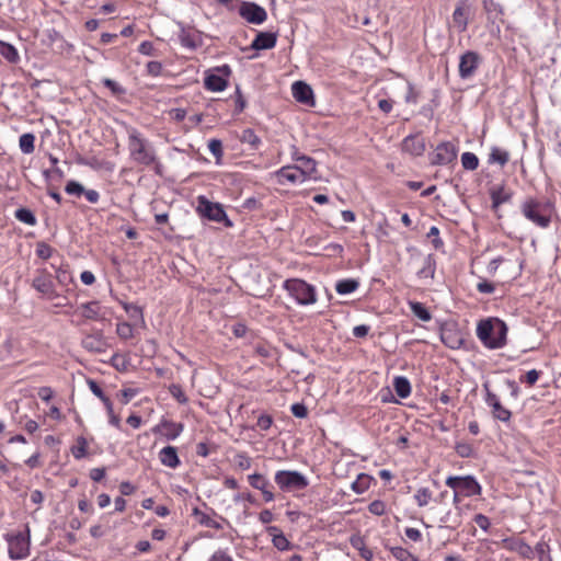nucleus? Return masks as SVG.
I'll return each mask as SVG.
<instances>
[{
  "label": "nucleus",
  "mask_w": 561,
  "mask_h": 561,
  "mask_svg": "<svg viewBox=\"0 0 561 561\" xmlns=\"http://www.w3.org/2000/svg\"><path fill=\"white\" fill-rule=\"evenodd\" d=\"M268 533L273 536V545L280 551L289 550L291 548V543L282 533H277L278 529L276 527H270Z\"/></svg>",
  "instance_id": "obj_27"
},
{
  "label": "nucleus",
  "mask_w": 561,
  "mask_h": 561,
  "mask_svg": "<svg viewBox=\"0 0 561 561\" xmlns=\"http://www.w3.org/2000/svg\"><path fill=\"white\" fill-rule=\"evenodd\" d=\"M153 44L151 42H142L140 45H139V48H138V51L142 55H147V56H151L153 55Z\"/></svg>",
  "instance_id": "obj_62"
},
{
  "label": "nucleus",
  "mask_w": 561,
  "mask_h": 561,
  "mask_svg": "<svg viewBox=\"0 0 561 561\" xmlns=\"http://www.w3.org/2000/svg\"><path fill=\"white\" fill-rule=\"evenodd\" d=\"M240 141L243 144H249L253 149H256L260 144V137L254 133L253 129H244L240 136Z\"/></svg>",
  "instance_id": "obj_34"
},
{
  "label": "nucleus",
  "mask_w": 561,
  "mask_h": 561,
  "mask_svg": "<svg viewBox=\"0 0 561 561\" xmlns=\"http://www.w3.org/2000/svg\"><path fill=\"white\" fill-rule=\"evenodd\" d=\"M197 211L201 216L217 222H225L226 226H231L222 206L218 203L209 202L205 196L198 197Z\"/></svg>",
  "instance_id": "obj_6"
},
{
  "label": "nucleus",
  "mask_w": 561,
  "mask_h": 561,
  "mask_svg": "<svg viewBox=\"0 0 561 561\" xmlns=\"http://www.w3.org/2000/svg\"><path fill=\"white\" fill-rule=\"evenodd\" d=\"M283 287L299 305H312L317 301L314 287L302 279H287Z\"/></svg>",
  "instance_id": "obj_3"
},
{
  "label": "nucleus",
  "mask_w": 561,
  "mask_h": 561,
  "mask_svg": "<svg viewBox=\"0 0 561 561\" xmlns=\"http://www.w3.org/2000/svg\"><path fill=\"white\" fill-rule=\"evenodd\" d=\"M510 160V152L500 147H492L489 154L488 162L491 164H499L504 167Z\"/></svg>",
  "instance_id": "obj_23"
},
{
  "label": "nucleus",
  "mask_w": 561,
  "mask_h": 561,
  "mask_svg": "<svg viewBox=\"0 0 561 561\" xmlns=\"http://www.w3.org/2000/svg\"><path fill=\"white\" fill-rule=\"evenodd\" d=\"M30 542L22 536H15L9 540V554L12 559H23L28 554Z\"/></svg>",
  "instance_id": "obj_14"
},
{
  "label": "nucleus",
  "mask_w": 561,
  "mask_h": 561,
  "mask_svg": "<svg viewBox=\"0 0 561 561\" xmlns=\"http://www.w3.org/2000/svg\"><path fill=\"white\" fill-rule=\"evenodd\" d=\"M82 345L85 350L94 353H102L105 351L106 343L101 333L89 334L82 340Z\"/></svg>",
  "instance_id": "obj_21"
},
{
  "label": "nucleus",
  "mask_w": 561,
  "mask_h": 561,
  "mask_svg": "<svg viewBox=\"0 0 561 561\" xmlns=\"http://www.w3.org/2000/svg\"><path fill=\"white\" fill-rule=\"evenodd\" d=\"M507 327L500 319L482 320L477 327V336L488 348H501L506 343Z\"/></svg>",
  "instance_id": "obj_1"
},
{
  "label": "nucleus",
  "mask_w": 561,
  "mask_h": 561,
  "mask_svg": "<svg viewBox=\"0 0 561 561\" xmlns=\"http://www.w3.org/2000/svg\"><path fill=\"white\" fill-rule=\"evenodd\" d=\"M87 446H88V443H87L85 438L79 437L77 439V445L72 448L73 457L76 459H81V458L85 457Z\"/></svg>",
  "instance_id": "obj_43"
},
{
  "label": "nucleus",
  "mask_w": 561,
  "mask_h": 561,
  "mask_svg": "<svg viewBox=\"0 0 561 561\" xmlns=\"http://www.w3.org/2000/svg\"><path fill=\"white\" fill-rule=\"evenodd\" d=\"M483 388L485 390V402L492 408L493 405H496L500 403V400L495 393H493L488 383L483 385Z\"/></svg>",
  "instance_id": "obj_55"
},
{
  "label": "nucleus",
  "mask_w": 561,
  "mask_h": 561,
  "mask_svg": "<svg viewBox=\"0 0 561 561\" xmlns=\"http://www.w3.org/2000/svg\"><path fill=\"white\" fill-rule=\"evenodd\" d=\"M293 159L297 162V164H295V165L297 167L299 172H301L305 180H308V179L316 180L317 179V176H316L317 162L314 159H312L308 156H305V154H300V153H298V151L294 152Z\"/></svg>",
  "instance_id": "obj_12"
},
{
  "label": "nucleus",
  "mask_w": 561,
  "mask_h": 561,
  "mask_svg": "<svg viewBox=\"0 0 561 561\" xmlns=\"http://www.w3.org/2000/svg\"><path fill=\"white\" fill-rule=\"evenodd\" d=\"M124 309L126 310L127 313H129V316L131 318H135L137 320H139L141 323H144V316H142V310L140 307L136 306V305H125L124 306Z\"/></svg>",
  "instance_id": "obj_50"
},
{
  "label": "nucleus",
  "mask_w": 561,
  "mask_h": 561,
  "mask_svg": "<svg viewBox=\"0 0 561 561\" xmlns=\"http://www.w3.org/2000/svg\"><path fill=\"white\" fill-rule=\"evenodd\" d=\"M209 151L217 158L220 159L222 156V144L218 139H210L208 142Z\"/></svg>",
  "instance_id": "obj_51"
},
{
  "label": "nucleus",
  "mask_w": 561,
  "mask_h": 561,
  "mask_svg": "<svg viewBox=\"0 0 561 561\" xmlns=\"http://www.w3.org/2000/svg\"><path fill=\"white\" fill-rule=\"evenodd\" d=\"M275 176L277 182L283 185L286 183L297 184L306 181L296 165H286L280 168L275 172Z\"/></svg>",
  "instance_id": "obj_13"
},
{
  "label": "nucleus",
  "mask_w": 561,
  "mask_h": 561,
  "mask_svg": "<svg viewBox=\"0 0 561 561\" xmlns=\"http://www.w3.org/2000/svg\"><path fill=\"white\" fill-rule=\"evenodd\" d=\"M368 511L376 516H381L386 512V504L380 500H375L368 505Z\"/></svg>",
  "instance_id": "obj_46"
},
{
  "label": "nucleus",
  "mask_w": 561,
  "mask_h": 561,
  "mask_svg": "<svg viewBox=\"0 0 561 561\" xmlns=\"http://www.w3.org/2000/svg\"><path fill=\"white\" fill-rule=\"evenodd\" d=\"M277 42V34L272 32H259L251 44L254 50H263L274 48Z\"/></svg>",
  "instance_id": "obj_19"
},
{
  "label": "nucleus",
  "mask_w": 561,
  "mask_h": 561,
  "mask_svg": "<svg viewBox=\"0 0 561 561\" xmlns=\"http://www.w3.org/2000/svg\"><path fill=\"white\" fill-rule=\"evenodd\" d=\"M170 392L180 403H186L187 402V398L184 394V392L182 391L180 386L172 385L171 388H170Z\"/></svg>",
  "instance_id": "obj_58"
},
{
  "label": "nucleus",
  "mask_w": 561,
  "mask_h": 561,
  "mask_svg": "<svg viewBox=\"0 0 561 561\" xmlns=\"http://www.w3.org/2000/svg\"><path fill=\"white\" fill-rule=\"evenodd\" d=\"M208 561H233V559L226 550L219 549L211 554Z\"/></svg>",
  "instance_id": "obj_54"
},
{
  "label": "nucleus",
  "mask_w": 561,
  "mask_h": 561,
  "mask_svg": "<svg viewBox=\"0 0 561 561\" xmlns=\"http://www.w3.org/2000/svg\"><path fill=\"white\" fill-rule=\"evenodd\" d=\"M294 98L306 105L313 104V92L309 84L304 81H296L291 87Z\"/></svg>",
  "instance_id": "obj_18"
},
{
  "label": "nucleus",
  "mask_w": 561,
  "mask_h": 561,
  "mask_svg": "<svg viewBox=\"0 0 561 561\" xmlns=\"http://www.w3.org/2000/svg\"><path fill=\"white\" fill-rule=\"evenodd\" d=\"M0 53L10 62H15L19 59L18 50L10 44L0 43Z\"/></svg>",
  "instance_id": "obj_38"
},
{
  "label": "nucleus",
  "mask_w": 561,
  "mask_h": 561,
  "mask_svg": "<svg viewBox=\"0 0 561 561\" xmlns=\"http://www.w3.org/2000/svg\"><path fill=\"white\" fill-rule=\"evenodd\" d=\"M273 423L272 416L267 414H262L256 422V426L262 431H267Z\"/></svg>",
  "instance_id": "obj_56"
},
{
  "label": "nucleus",
  "mask_w": 561,
  "mask_h": 561,
  "mask_svg": "<svg viewBox=\"0 0 561 561\" xmlns=\"http://www.w3.org/2000/svg\"><path fill=\"white\" fill-rule=\"evenodd\" d=\"M234 459L237 466L242 470H247L251 467V458L244 453L237 454Z\"/></svg>",
  "instance_id": "obj_52"
},
{
  "label": "nucleus",
  "mask_w": 561,
  "mask_h": 561,
  "mask_svg": "<svg viewBox=\"0 0 561 561\" xmlns=\"http://www.w3.org/2000/svg\"><path fill=\"white\" fill-rule=\"evenodd\" d=\"M512 197V192L506 190L504 186H497L491 191V199L493 207H497L501 204L508 202Z\"/></svg>",
  "instance_id": "obj_24"
},
{
  "label": "nucleus",
  "mask_w": 561,
  "mask_h": 561,
  "mask_svg": "<svg viewBox=\"0 0 561 561\" xmlns=\"http://www.w3.org/2000/svg\"><path fill=\"white\" fill-rule=\"evenodd\" d=\"M405 536L413 541H420L422 538L421 531L416 528L408 527L405 529Z\"/></svg>",
  "instance_id": "obj_63"
},
{
  "label": "nucleus",
  "mask_w": 561,
  "mask_h": 561,
  "mask_svg": "<svg viewBox=\"0 0 561 561\" xmlns=\"http://www.w3.org/2000/svg\"><path fill=\"white\" fill-rule=\"evenodd\" d=\"M443 343L453 350H458L462 345V337L451 330H445L442 332Z\"/></svg>",
  "instance_id": "obj_25"
},
{
  "label": "nucleus",
  "mask_w": 561,
  "mask_h": 561,
  "mask_svg": "<svg viewBox=\"0 0 561 561\" xmlns=\"http://www.w3.org/2000/svg\"><path fill=\"white\" fill-rule=\"evenodd\" d=\"M239 14L252 24H262L267 19L265 9L254 2H242L239 8Z\"/></svg>",
  "instance_id": "obj_9"
},
{
  "label": "nucleus",
  "mask_w": 561,
  "mask_h": 561,
  "mask_svg": "<svg viewBox=\"0 0 561 561\" xmlns=\"http://www.w3.org/2000/svg\"><path fill=\"white\" fill-rule=\"evenodd\" d=\"M457 158V148L450 141L439 144L432 158V163L437 165H446L455 161Z\"/></svg>",
  "instance_id": "obj_10"
},
{
  "label": "nucleus",
  "mask_w": 561,
  "mask_h": 561,
  "mask_svg": "<svg viewBox=\"0 0 561 561\" xmlns=\"http://www.w3.org/2000/svg\"><path fill=\"white\" fill-rule=\"evenodd\" d=\"M523 215L540 228H547L550 224L549 208L542 203L529 198L522 205Z\"/></svg>",
  "instance_id": "obj_5"
},
{
  "label": "nucleus",
  "mask_w": 561,
  "mask_h": 561,
  "mask_svg": "<svg viewBox=\"0 0 561 561\" xmlns=\"http://www.w3.org/2000/svg\"><path fill=\"white\" fill-rule=\"evenodd\" d=\"M179 39L182 46L194 49L197 46V36L188 31L182 30L179 34Z\"/></svg>",
  "instance_id": "obj_35"
},
{
  "label": "nucleus",
  "mask_w": 561,
  "mask_h": 561,
  "mask_svg": "<svg viewBox=\"0 0 561 561\" xmlns=\"http://www.w3.org/2000/svg\"><path fill=\"white\" fill-rule=\"evenodd\" d=\"M468 15H469V5L466 1H461L457 4L454 13L451 25L459 33H462L467 30L468 26Z\"/></svg>",
  "instance_id": "obj_17"
},
{
  "label": "nucleus",
  "mask_w": 561,
  "mask_h": 561,
  "mask_svg": "<svg viewBox=\"0 0 561 561\" xmlns=\"http://www.w3.org/2000/svg\"><path fill=\"white\" fill-rule=\"evenodd\" d=\"M65 191L70 195H78L80 196L84 192V187L82 184L76 182V181H69L66 184Z\"/></svg>",
  "instance_id": "obj_48"
},
{
  "label": "nucleus",
  "mask_w": 561,
  "mask_h": 561,
  "mask_svg": "<svg viewBox=\"0 0 561 561\" xmlns=\"http://www.w3.org/2000/svg\"><path fill=\"white\" fill-rule=\"evenodd\" d=\"M427 238H431L432 239V244L433 247L438 250L443 247V240L439 238V230L437 227L433 226L428 233H427Z\"/></svg>",
  "instance_id": "obj_49"
},
{
  "label": "nucleus",
  "mask_w": 561,
  "mask_h": 561,
  "mask_svg": "<svg viewBox=\"0 0 561 561\" xmlns=\"http://www.w3.org/2000/svg\"><path fill=\"white\" fill-rule=\"evenodd\" d=\"M147 71L151 76H159L162 71V65L159 61H149L147 64Z\"/></svg>",
  "instance_id": "obj_61"
},
{
  "label": "nucleus",
  "mask_w": 561,
  "mask_h": 561,
  "mask_svg": "<svg viewBox=\"0 0 561 561\" xmlns=\"http://www.w3.org/2000/svg\"><path fill=\"white\" fill-rule=\"evenodd\" d=\"M369 332V327L365 324L356 325L353 329V335L355 337H365Z\"/></svg>",
  "instance_id": "obj_64"
},
{
  "label": "nucleus",
  "mask_w": 561,
  "mask_h": 561,
  "mask_svg": "<svg viewBox=\"0 0 561 561\" xmlns=\"http://www.w3.org/2000/svg\"><path fill=\"white\" fill-rule=\"evenodd\" d=\"M88 386H89V389L91 390V392L94 396H96L101 401H103L105 398H107V396H105V393L103 392L101 387L98 385V382L94 381L93 379H88Z\"/></svg>",
  "instance_id": "obj_53"
},
{
  "label": "nucleus",
  "mask_w": 561,
  "mask_h": 561,
  "mask_svg": "<svg viewBox=\"0 0 561 561\" xmlns=\"http://www.w3.org/2000/svg\"><path fill=\"white\" fill-rule=\"evenodd\" d=\"M192 515L196 518L198 524L205 527H209V524H211L214 520V518H211L208 514L201 511L198 507L193 508Z\"/></svg>",
  "instance_id": "obj_44"
},
{
  "label": "nucleus",
  "mask_w": 561,
  "mask_h": 561,
  "mask_svg": "<svg viewBox=\"0 0 561 561\" xmlns=\"http://www.w3.org/2000/svg\"><path fill=\"white\" fill-rule=\"evenodd\" d=\"M476 524L483 530H488L490 528V519L483 514H477L474 516Z\"/></svg>",
  "instance_id": "obj_60"
},
{
  "label": "nucleus",
  "mask_w": 561,
  "mask_h": 561,
  "mask_svg": "<svg viewBox=\"0 0 561 561\" xmlns=\"http://www.w3.org/2000/svg\"><path fill=\"white\" fill-rule=\"evenodd\" d=\"M392 556L399 561H417V558L408 549L402 547H387Z\"/></svg>",
  "instance_id": "obj_32"
},
{
  "label": "nucleus",
  "mask_w": 561,
  "mask_h": 561,
  "mask_svg": "<svg viewBox=\"0 0 561 561\" xmlns=\"http://www.w3.org/2000/svg\"><path fill=\"white\" fill-rule=\"evenodd\" d=\"M205 87L209 91L219 92L226 89L227 80L218 75H208L205 78Z\"/></svg>",
  "instance_id": "obj_26"
},
{
  "label": "nucleus",
  "mask_w": 561,
  "mask_h": 561,
  "mask_svg": "<svg viewBox=\"0 0 561 561\" xmlns=\"http://www.w3.org/2000/svg\"><path fill=\"white\" fill-rule=\"evenodd\" d=\"M461 164L463 169L473 171L479 165V159L472 152H463L461 156Z\"/></svg>",
  "instance_id": "obj_37"
},
{
  "label": "nucleus",
  "mask_w": 561,
  "mask_h": 561,
  "mask_svg": "<svg viewBox=\"0 0 561 561\" xmlns=\"http://www.w3.org/2000/svg\"><path fill=\"white\" fill-rule=\"evenodd\" d=\"M539 376H540V371H538L536 369H531V370L527 371V374L520 378V381H525L529 386H533L537 382Z\"/></svg>",
  "instance_id": "obj_57"
},
{
  "label": "nucleus",
  "mask_w": 561,
  "mask_h": 561,
  "mask_svg": "<svg viewBox=\"0 0 561 561\" xmlns=\"http://www.w3.org/2000/svg\"><path fill=\"white\" fill-rule=\"evenodd\" d=\"M159 459L165 467L175 469L180 465L178 450L173 446L163 447L159 453Z\"/></svg>",
  "instance_id": "obj_22"
},
{
  "label": "nucleus",
  "mask_w": 561,
  "mask_h": 561,
  "mask_svg": "<svg viewBox=\"0 0 561 561\" xmlns=\"http://www.w3.org/2000/svg\"><path fill=\"white\" fill-rule=\"evenodd\" d=\"M275 483L284 492H296L306 489L308 479L298 471L279 470L274 477Z\"/></svg>",
  "instance_id": "obj_4"
},
{
  "label": "nucleus",
  "mask_w": 561,
  "mask_h": 561,
  "mask_svg": "<svg viewBox=\"0 0 561 561\" xmlns=\"http://www.w3.org/2000/svg\"><path fill=\"white\" fill-rule=\"evenodd\" d=\"M480 56L472 50L466 51L460 57L459 61V76L462 79L470 78L477 70L480 64Z\"/></svg>",
  "instance_id": "obj_11"
},
{
  "label": "nucleus",
  "mask_w": 561,
  "mask_h": 561,
  "mask_svg": "<svg viewBox=\"0 0 561 561\" xmlns=\"http://www.w3.org/2000/svg\"><path fill=\"white\" fill-rule=\"evenodd\" d=\"M359 283L355 279H342L336 283L335 289L341 295H346L355 291Z\"/></svg>",
  "instance_id": "obj_31"
},
{
  "label": "nucleus",
  "mask_w": 561,
  "mask_h": 561,
  "mask_svg": "<svg viewBox=\"0 0 561 561\" xmlns=\"http://www.w3.org/2000/svg\"><path fill=\"white\" fill-rule=\"evenodd\" d=\"M53 248L48 244H46L45 242H39L37 243V247H36V254L43 259V260H47L53 254Z\"/></svg>",
  "instance_id": "obj_47"
},
{
  "label": "nucleus",
  "mask_w": 561,
  "mask_h": 561,
  "mask_svg": "<svg viewBox=\"0 0 561 561\" xmlns=\"http://www.w3.org/2000/svg\"><path fill=\"white\" fill-rule=\"evenodd\" d=\"M290 410H291V413L296 417L302 419V417H306L307 414H308V410H307L306 405L302 404V403H295V404H293Z\"/></svg>",
  "instance_id": "obj_59"
},
{
  "label": "nucleus",
  "mask_w": 561,
  "mask_h": 561,
  "mask_svg": "<svg viewBox=\"0 0 561 561\" xmlns=\"http://www.w3.org/2000/svg\"><path fill=\"white\" fill-rule=\"evenodd\" d=\"M435 273V260L432 255L424 259L423 266L419 271V276L424 278H433Z\"/></svg>",
  "instance_id": "obj_33"
},
{
  "label": "nucleus",
  "mask_w": 561,
  "mask_h": 561,
  "mask_svg": "<svg viewBox=\"0 0 561 561\" xmlns=\"http://www.w3.org/2000/svg\"><path fill=\"white\" fill-rule=\"evenodd\" d=\"M152 432L163 435L169 440H173L183 432V424L163 420L152 428Z\"/></svg>",
  "instance_id": "obj_16"
},
{
  "label": "nucleus",
  "mask_w": 561,
  "mask_h": 561,
  "mask_svg": "<svg viewBox=\"0 0 561 561\" xmlns=\"http://www.w3.org/2000/svg\"><path fill=\"white\" fill-rule=\"evenodd\" d=\"M248 480L252 488L262 492L265 502H272L274 500V493L271 490L272 485L264 476L253 473L248 477Z\"/></svg>",
  "instance_id": "obj_15"
},
{
  "label": "nucleus",
  "mask_w": 561,
  "mask_h": 561,
  "mask_svg": "<svg viewBox=\"0 0 561 561\" xmlns=\"http://www.w3.org/2000/svg\"><path fill=\"white\" fill-rule=\"evenodd\" d=\"M409 306H410L412 313L420 320L427 322L432 319L431 312L426 309V307L422 302L411 301L409 304Z\"/></svg>",
  "instance_id": "obj_29"
},
{
  "label": "nucleus",
  "mask_w": 561,
  "mask_h": 561,
  "mask_svg": "<svg viewBox=\"0 0 561 561\" xmlns=\"http://www.w3.org/2000/svg\"><path fill=\"white\" fill-rule=\"evenodd\" d=\"M446 485L459 491L462 496H473L481 494V485L472 476L454 477L446 479Z\"/></svg>",
  "instance_id": "obj_7"
},
{
  "label": "nucleus",
  "mask_w": 561,
  "mask_h": 561,
  "mask_svg": "<svg viewBox=\"0 0 561 561\" xmlns=\"http://www.w3.org/2000/svg\"><path fill=\"white\" fill-rule=\"evenodd\" d=\"M128 149L131 159L137 163L150 165L157 161L153 147L136 128L128 129Z\"/></svg>",
  "instance_id": "obj_2"
},
{
  "label": "nucleus",
  "mask_w": 561,
  "mask_h": 561,
  "mask_svg": "<svg viewBox=\"0 0 561 561\" xmlns=\"http://www.w3.org/2000/svg\"><path fill=\"white\" fill-rule=\"evenodd\" d=\"M402 150L412 156H422L425 151V141L419 136H408L402 141Z\"/></svg>",
  "instance_id": "obj_20"
},
{
  "label": "nucleus",
  "mask_w": 561,
  "mask_h": 561,
  "mask_svg": "<svg viewBox=\"0 0 561 561\" xmlns=\"http://www.w3.org/2000/svg\"><path fill=\"white\" fill-rule=\"evenodd\" d=\"M83 317L87 319H96L99 316V305L95 301H90L82 305Z\"/></svg>",
  "instance_id": "obj_42"
},
{
  "label": "nucleus",
  "mask_w": 561,
  "mask_h": 561,
  "mask_svg": "<svg viewBox=\"0 0 561 561\" xmlns=\"http://www.w3.org/2000/svg\"><path fill=\"white\" fill-rule=\"evenodd\" d=\"M103 83L106 88H108L111 90L113 95L118 96V95H122L125 93V89L112 79L105 78L103 80Z\"/></svg>",
  "instance_id": "obj_45"
},
{
  "label": "nucleus",
  "mask_w": 561,
  "mask_h": 561,
  "mask_svg": "<svg viewBox=\"0 0 561 561\" xmlns=\"http://www.w3.org/2000/svg\"><path fill=\"white\" fill-rule=\"evenodd\" d=\"M414 499L420 507L426 506L432 499V492L427 488H421L414 494Z\"/></svg>",
  "instance_id": "obj_41"
},
{
  "label": "nucleus",
  "mask_w": 561,
  "mask_h": 561,
  "mask_svg": "<svg viewBox=\"0 0 561 561\" xmlns=\"http://www.w3.org/2000/svg\"><path fill=\"white\" fill-rule=\"evenodd\" d=\"M15 218L21 222H24L30 226L36 225V218L34 214L27 208H19L15 211Z\"/></svg>",
  "instance_id": "obj_36"
},
{
  "label": "nucleus",
  "mask_w": 561,
  "mask_h": 561,
  "mask_svg": "<svg viewBox=\"0 0 561 561\" xmlns=\"http://www.w3.org/2000/svg\"><path fill=\"white\" fill-rule=\"evenodd\" d=\"M116 333L123 340H129L134 336V327L128 322H119L116 325Z\"/></svg>",
  "instance_id": "obj_39"
},
{
  "label": "nucleus",
  "mask_w": 561,
  "mask_h": 561,
  "mask_svg": "<svg viewBox=\"0 0 561 561\" xmlns=\"http://www.w3.org/2000/svg\"><path fill=\"white\" fill-rule=\"evenodd\" d=\"M492 414H493L494 419L500 420L502 422H508L512 416L511 411L505 409L501 404V402L499 404L492 407Z\"/></svg>",
  "instance_id": "obj_40"
},
{
  "label": "nucleus",
  "mask_w": 561,
  "mask_h": 561,
  "mask_svg": "<svg viewBox=\"0 0 561 561\" xmlns=\"http://www.w3.org/2000/svg\"><path fill=\"white\" fill-rule=\"evenodd\" d=\"M35 136L31 133H26L20 136L19 146L23 153L30 154L35 150Z\"/></svg>",
  "instance_id": "obj_30"
},
{
  "label": "nucleus",
  "mask_w": 561,
  "mask_h": 561,
  "mask_svg": "<svg viewBox=\"0 0 561 561\" xmlns=\"http://www.w3.org/2000/svg\"><path fill=\"white\" fill-rule=\"evenodd\" d=\"M32 286L48 300L59 298V295L54 288L51 276L45 270L38 271L37 275L33 278Z\"/></svg>",
  "instance_id": "obj_8"
},
{
  "label": "nucleus",
  "mask_w": 561,
  "mask_h": 561,
  "mask_svg": "<svg viewBox=\"0 0 561 561\" xmlns=\"http://www.w3.org/2000/svg\"><path fill=\"white\" fill-rule=\"evenodd\" d=\"M393 388L396 393L402 399L408 398L411 393V385L405 377H396L393 380Z\"/></svg>",
  "instance_id": "obj_28"
}]
</instances>
